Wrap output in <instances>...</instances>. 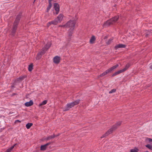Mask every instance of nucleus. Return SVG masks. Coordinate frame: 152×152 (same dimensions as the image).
<instances>
[{
    "mask_svg": "<svg viewBox=\"0 0 152 152\" xmlns=\"http://www.w3.org/2000/svg\"><path fill=\"white\" fill-rule=\"evenodd\" d=\"M119 18V16L117 15L111 18L104 22L102 25L103 27H104L105 26H109L113 24L118 20Z\"/></svg>",
    "mask_w": 152,
    "mask_h": 152,
    "instance_id": "nucleus-1",
    "label": "nucleus"
},
{
    "mask_svg": "<svg viewBox=\"0 0 152 152\" xmlns=\"http://www.w3.org/2000/svg\"><path fill=\"white\" fill-rule=\"evenodd\" d=\"M118 66V64H116L115 65L113 66L112 67L106 70L105 71L103 72L102 74L99 75L98 77H100L106 75L107 74L111 73L114 69H116L117 67Z\"/></svg>",
    "mask_w": 152,
    "mask_h": 152,
    "instance_id": "nucleus-2",
    "label": "nucleus"
},
{
    "mask_svg": "<svg viewBox=\"0 0 152 152\" xmlns=\"http://www.w3.org/2000/svg\"><path fill=\"white\" fill-rule=\"evenodd\" d=\"M20 21L15 20V21L13 25L12 28V35H14L15 34L16 29L17 28L18 25Z\"/></svg>",
    "mask_w": 152,
    "mask_h": 152,
    "instance_id": "nucleus-3",
    "label": "nucleus"
},
{
    "mask_svg": "<svg viewBox=\"0 0 152 152\" xmlns=\"http://www.w3.org/2000/svg\"><path fill=\"white\" fill-rule=\"evenodd\" d=\"M76 22L75 20H70L66 23V27L70 28V29H72L73 30L74 28Z\"/></svg>",
    "mask_w": 152,
    "mask_h": 152,
    "instance_id": "nucleus-4",
    "label": "nucleus"
},
{
    "mask_svg": "<svg viewBox=\"0 0 152 152\" xmlns=\"http://www.w3.org/2000/svg\"><path fill=\"white\" fill-rule=\"evenodd\" d=\"M47 50H45V49H43V48L42 49V50L39 52L37 55V58L38 59H40L42 56L43 55Z\"/></svg>",
    "mask_w": 152,
    "mask_h": 152,
    "instance_id": "nucleus-5",
    "label": "nucleus"
},
{
    "mask_svg": "<svg viewBox=\"0 0 152 152\" xmlns=\"http://www.w3.org/2000/svg\"><path fill=\"white\" fill-rule=\"evenodd\" d=\"M61 58L58 56H55L53 58V61L55 64H58L59 63Z\"/></svg>",
    "mask_w": 152,
    "mask_h": 152,
    "instance_id": "nucleus-6",
    "label": "nucleus"
},
{
    "mask_svg": "<svg viewBox=\"0 0 152 152\" xmlns=\"http://www.w3.org/2000/svg\"><path fill=\"white\" fill-rule=\"evenodd\" d=\"M122 123L121 121H119L116 123L115 124L113 125L112 127L113 129L115 130L121 125Z\"/></svg>",
    "mask_w": 152,
    "mask_h": 152,
    "instance_id": "nucleus-7",
    "label": "nucleus"
},
{
    "mask_svg": "<svg viewBox=\"0 0 152 152\" xmlns=\"http://www.w3.org/2000/svg\"><path fill=\"white\" fill-rule=\"evenodd\" d=\"M54 8L56 11V14H58L59 11V5L57 3H55L54 4Z\"/></svg>",
    "mask_w": 152,
    "mask_h": 152,
    "instance_id": "nucleus-8",
    "label": "nucleus"
},
{
    "mask_svg": "<svg viewBox=\"0 0 152 152\" xmlns=\"http://www.w3.org/2000/svg\"><path fill=\"white\" fill-rule=\"evenodd\" d=\"M126 47L125 45H124L122 44H119L116 45L115 47V48L117 50L119 48H124Z\"/></svg>",
    "mask_w": 152,
    "mask_h": 152,
    "instance_id": "nucleus-9",
    "label": "nucleus"
},
{
    "mask_svg": "<svg viewBox=\"0 0 152 152\" xmlns=\"http://www.w3.org/2000/svg\"><path fill=\"white\" fill-rule=\"evenodd\" d=\"M26 77V76L20 77L19 78L15 80L14 83H16L18 82H20L22 80H23Z\"/></svg>",
    "mask_w": 152,
    "mask_h": 152,
    "instance_id": "nucleus-10",
    "label": "nucleus"
},
{
    "mask_svg": "<svg viewBox=\"0 0 152 152\" xmlns=\"http://www.w3.org/2000/svg\"><path fill=\"white\" fill-rule=\"evenodd\" d=\"M51 143V142H48L44 145H42L40 147V150L42 151L45 150L46 149L47 146L50 144Z\"/></svg>",
    "mask_w": 152,
    "mask_h": 152,
    "instance_id": "nucleus-11",
    "label": "nucleus"
},
{
    "mask_svg": "<svg viewBox=\"0 0 152 152\" xmlns=\"http://www.w3.org/2000/svg\"><path fill=\"white\" fill-rule=\"evenodd\" d=\"M64 17V15L63 14H60L57 17V18L58 19L57 21L58 22L60 23L62 21Z\"/></svg>",
    "mask_w": 152,
    "mask_h": 152,
    "instance_id": "nucleus-12",
    "label": "nucleus"
},
{
    "mask_svg": "<svg viewBox=\"0 0 152 152\" xmlns=\"http://www.w3.org/2000/svg\"><path fill=\"white\" fill-rule=\"evenodd\" d=\"M73 104H72V103H70L66 105V108L64 110V111H66L69 110L70 108H72L73 107Z\"/></svg>",
    "mask_w": 152,
    "mask_h": 152,
    "instance_id": "nucleus-13",
    "label": "nucleus"
},
{
    "mask_svg": "<svg viewBox=\"0 0 152 152\" xmlns=\"http://www.w3.org/2000/svg\"><path fill=\"white\" fill-rule=\"evenodd\" d=\"M145 34V37H148L150 35H152V32L151 31L146 30Z\"/></svg>",
    "mask_w": 152,
    "mask_h": 152,
    "instance_id": "nucleus-14",
    "label": "nucleus"
},
{
    "mask_svg": "<svg viewBox=\"0 0 152 152\" xmlns=\"http://www.w3.org/2000/svg\"><path fill=\"white\" fill-rule=\"evenodd\" d=\"M51 45V43L50 42H48L45 45V47L43 48V49H45V50H47L50 47Z\"/></svg>",
    "mask_w": 152,
    "mask_h": 152,
    "instance_id": "nucleus-15",
    "label": "nucleus"
},
{
    "mask_svg": "<svg viewBox=\"0 0 152 152\" xmlns=\"http://www.w3.org/2000/svg\"><path fill=\"white\" fill-rule=\"evenodd\" d=\"M115 130L113 129V128L112 127L106 132V133L108 136L109 134H111Z\"/></svg>",
    "mask_w": 152,
    "mask_h": 152,
    "instance_id": "nucleus-16",
    "label": "nucleus"
},
{
    "mask_svg": "<svg viewBox=\"0 0 152 152\" xmlns=\"http://www.w3.org/2000/svg\"><path fill=\"white\" fill-rule=\"evenodd\" d=\"M131 66V64L129 63H128L125 66V67L124 68L122 69H121V70L123 72H124L126 70Z\"/></svg>",
    "mask_w": 152,
    "mask_h": 152,
    "instance_id": "nucleus-17",
    "label": "nucleus"
},
{
    "mask_svg": "<svg viewBox=\"0 0 152 152\" xmlns=\"http://www.w3.org/2000/svg\"><path fill=\"white\" fill-rule=\"evenodd\" d=\"M58 135H55L54 134L53 135L50 136L45 139V140H48L52 138H53L57 137Z\"/></svg>",
    "mask_w": 152,
    "mask_h": 152,
    "instance_id": "nucleus-18",
    "label": "nucleus"
},
{
    "mask_svg": "<svg viewBox=\"0 0 152 152\" xmlns=\"http://www.w3.org/2000/svg\"><path fill=\"white\" fill-rule=\"evenodd\" d=\"M33 102L31 100L29 102H27L25 103V105L26 107H29L33 105Z\"/></svg>",
    "mask_w": 152,
    "mask_h": 152,
    "instance_id": "nucleus-19",
    "label": "nucleus"
},
{
    "mask_svg": "<svg viewBox=\"0 0 152 152\" xmlns=\"http://www.w3.org/2000/svg\"><path fill=\"white\" fill-rule=\"evenodd\" d=\"M95 39L96 38L94 36H92L90 40V43L91 44L94 43V42Z\"/></svg>",
    "mask_w": 152,
    "mask_h": 152,
    "instance_id": "nucleus-20",
    "label": "nucleus"
},
{
    "mask_svg": "<svg viewBox=\"0 0 152 152\" xmlns=\"http://www.w3.org/2000/svg\"><path fill=\"white\" fill-rule=\"evenodd\" d=\"M22 15V13H19L17 16L15 20L20 21V18H21Z\"/></svg>",
    "mask_w": 152,
    "mask_h": 152,
    "instance_id": "nucleus-21",
    "label": "nucleus"
},
{
    "mask_svg": "<svg viewBox=\"0 0 152 152\" xmlns=\"http://www.w3.org/2000/svg\"><path fill=\"white\" fill-rule=\"evenodd\" d=\"M80 100L77 99L72 102V104L74 106L75 105L78 104L80 102Z\"/></svg>",
    "mask_w": 152,
    "mask_h": 152,
    "instance_id": "nucleus-22",
    "label": "nucleus"
},
{
    "mask_svg": "<svg viewBox=\"0 0 152 152\" xmlns=\"http://www.w3.org/2000/svg\"><path fill=\"white\" fill-rule=\"evenodd\" d=\"M73 30H72V29H70L69 30L68 33V36L69 39L71 38V37L72 35V34L73 32Z\"/></svg>",
    "mask_w": 152,
    "mask_h": 152,
    "instance_id": "nucleus-23",
    "label": "nucleus"
},
{
    "mask_svg": "<svg viewBox=\"0 0 152 152\" xmlns=\"http://www.w3.org/2000/svg\"><path fill=\"white\" fill-rule=\"evenodd\" d=\"M123 72L121 70H119L118 71H117V72H114L112 75V77H113V76H115V75H118V74L121 72Z\"/></svg>",
    "mask_w": 152,
    "mask_h": 152,
    "instance_id": "nucleus-24",
    "label": "nucleus"
},
{
    "mask_svg": "<svg viewBox=\"0 0 152 152\" xmlns=\"http://www.w3.org/2000/svg\"><path fill=\"white\" fill-rule=\"evenodd\" d=\"M17 145V144H15L14 145L12 146H11L10 147V148H9L8 149H7L6 151L5 152H11V151L13 149V148L14 147Z\"/></svg>",
    "mask_w": 152,
    "mask_h": 152,
    "instance_id": "nucleus-25",
    "label": "nucleus"
},
{
    "mask_svg": "<svg viewBox=\"0 0 152 152\" xmlns=\"http://www.w3.org/2000/svg\"><path fill=\"white\" fill-rule=\"evenodd\" d=\"M33 64H32V63L31 64L29 65L28 67V70L29 71L31 72L32 71V70L33 69Z\"/></svg>",
    "mask_w": 152,
    "mask_h": 152,
    "instance_id": "nucleus-26",
    "label": "nucleus"
},
{
    "mask_svg": "<svg viewBox=\"0 0 152 152\" xmlns=\"http://www.w3.org/2000/svg\"><path fill=\"white\" fill-rule=\"evenodd\" d=\"M52 7V4L51 2H50L49 1V5L48 7L47 8V12H48L49 10Z\"/></svg>",
    "mask_w": 152,
    "mask_h": 152,
    "instance_id": "nucleus-27",
    "label": "nucleus"
},
{
    "mask_svg": "<svg viewBox=\"0 0 152 152\" xmlns=\"http://www.w3.org/2000/svg\"><path fill=\"white\" fill-rule=\"evenodd\" d=\"M58 22V21L56 20H54L50 22V23L52 24H53V25H57Z\"/></svg>",
    "mask_w": 152,
    "mask_h": 152,
    "instance_id": "nucleus-28",
    "label": "nucleus"
},
{
    "mask_svg": "<svg viewBox=\"0 0 152 152\" xmlns=\"http://www.w3.org/2000/svg\"><path fill=\"white\" fill-rule=\"evenodd\" d=\"M33 125L32 123H28L26 125V127L27 129H29L30 127Z\"/></svg>",
    "mask_w": 152,
    "mask_h": 152,
    "instance_id": "nucleus-29",
    "label": "nucleus"
},
{
    "mask_svg": "<svg viewBox=\"0 0 152 152\" xmlns=\"http://www.w3.org/2000/svg\"><path fill=\"white\" fill-rule=\"evenodd\" d=\"M47 102V101L45 100L43 101L39 105V106H40L42 105H45L46 104Z\"/></svg>",
    "mask_w": 152,
    "mask_h": 152,
    "instance_id": "nucleus-30",
    "label": "nucleus"
},
{
    "mask_svg": "<svg viewBox=\"0 0 152 152\" xmlns=\"http://www.w3.org/2000/svg\"><path fill=\"white\" fill-rule=\"evenodd\" d=\"M145 146L149 149L152 150V145H150L149 144L146 145Z\"/></svg>",
    "mask_w": 152,
    "mask_h": 152,
    "instance_id": "nucleus-31",
    "label": "nucleus"
},
{
    "mask_svg": "<svg viewBox=\"0 0 152 152\" xmlns=\"http://www.w3.org/2000/svg\"><path fill=\"white\" fill-rule=\"evenodd\" d=\"M116 91V89H112V90H111L109 92V93L110 94H111V93H113V92H115Z\"/></svg>",
    "mask_w": 152,
    "mask_h": 152,
    "instance_id": "nucleus-32",
    "label": "nucleus"
},
{
    "mask_svg": "<svg viewBox=\"0 0 152 152\" xmlns=\"http://www.w3.org/2000/svg\"><path fill=\"white\" fill-rule=\"evenodd\" d=\"M107 136V134L106 133L103 134V135H102L101 137L100 138L101 139H102L104 137H105L106 136Z\"/></svg>",
    "mask_w": 152,
    "mask_h": 152,
    "instance_id": "nucleus-33",
    "label": "nucleus"
},
{
    "mask_svg": "<svg viewBox=\"0 0 152 152\" xmlns=\"http://www.w3.org/2000/svg\"><path fill=\"white\" fill-rule=\"evenodd\" d=\"M136 150L135 149H132L130 150L131 152H138L137 150V149L136 148Z\"/></svg>",
    "mask_w": 152,
    "mask_h": 152,
    "instance_id": "nucleus-34",
    "label": "nucleus"
},
{
    "mask_svg": "<svg viewBox=\"0 0 152 152\" xmlns=\"http://www.w3.org/2000/svg\"><path fill=\"white\" fill-rule=\"evenodd\" d=\"M113 39H110L107 42V44L108 45L109 44H110V42H111V41Z\"/></svg>",
    "mask_w": 152,
    "mask_h": 152,
    "instance_id": "nucleus-35",
    "label": "nucleus"
},
{
    "mask_svg": "<svg viewBox=\"0 0 152 152\" xmlns=\"http://www.w3.org/2000/svg\"><path fill=\"white\" fill-rule=\"evenodd\" d=\"M58 26L63 27V28L65 27H66V24L64 25H59Z\"/></svg>",
    "mask_w": 152,
    "mask_h": 152,
    "instance_id": "nucleus-36",
    "label": "nucleus"
},
{
    "mask_svg": "<svg viewBox=\"0 0 152 152\" xmlns=\"http://www.w3.org/2000/svg\"><path fill=\"white\" fill-rule=\"evenodd\" d=\"M147 139L148 140L149 142H152V139L148 138Z\"/></svg>",
    "mask_w": 152,
    "mask_h": 152,
    "instance_id": "nucleus-37",
    "label": "nucleus"
},
{
    "mask_svg": "<svg viewBox=\"0 0 152 152\" xmlns=\"http://www.w3.org/2000/svg\"><path fill=\"white\" fill-rule=\"evenodd\" d=\"M51 24V23H50V22H49V23H48L47 24V26L48 27H49L50 25Z\"/></svg>",
    "mask_w": 152,
    "mask_h": 152,
    "instance_id": "nucleus-38",
    "label": "nucleus"
},
{
    "mask_svg": "<svg viewBox=\"0 0 152 152\" xmlns=\"http://www.w3.org/2000/svg\"><path fill=\"white\" fill-rule=\"evenodd\" d=\"M17 122H21V121L19 120H16L15 121V123H16Z\"/></svg>",
    "mask_w": 152,
    "mask_h": 152,
    "instance_id": "nucleus-39",
    "label": "nucleus"
},
{
    "mask_svg": "<svg viewBox=\"0 0 152 152\" xmlns=\"http://www.w3.org/2000/svg\"><path fill=\"white\" fill-rule=\"evenodd\" d=\"M14 87V84H13L12 85V88H13Z\"/></svg>",
    "mask_w": 152,
    "mask_h": 152,
    "instance_id": "nucleus-40",
    "label": "nucleus"
},
{
    "mask_svg": "<svg viewBox=\"0 0 152 152\" xmlns=\"http://www.w3.org/2000/svg\"><path fill=\"white\" fill-rule=\"evenodd\" d=\"M150 68H151L152 69V66H151Z\"/></svg>",
    "mask_w": 152,
    "mask_h": 152,
    "instance_id": "nucleus-41",
    "label": "nucleus"
},
{
    "mask_svg": "<svg viewBox=\"0 0 152 152\" xmlns=\"http://www.w3.org/2000/svg\"><path fill=\"white\" fill-rule=\"evenodd\" d=\"M35 0H34V1L33 3H34V2H35Z\"/></svg>",
    "mask_w": 152,
    "mask_h": 152,
    "instance_id": "nucleus-42",
    "label": "nucleus"
},
{
    "mask_svg": "<svg viewBox=\"0 0 152 152\" xmlns=\"http://www.w3.org/2000/svg\"><path fill=\"white\" fill-rule=\"evenodd\" d=\"M145 152H148V151H146Z\"/></svg>",
    "mask_w": 152,
    "mask_h": 152,
    "instance_id": "nucleus-43",
    "label": "nucleus"
}]
</instances>
